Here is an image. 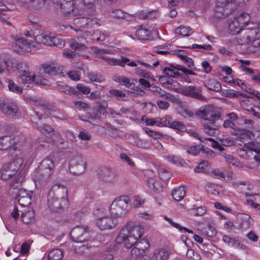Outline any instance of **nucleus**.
<instances>
[{
  "label": "nucleus",
  "mask_w": 260,
  "mask_h": 260,
  "mask_svg": "<svg viewBox=\"0 0 260 260\" xmlns=\"http://www.w3.org/2000/svg\"><path fill=\"white\" fill-rule=\"evenodd\" d=\"M245 53L260 55V37L257 39H254L250 45L247 47Z\"/></svg>",
  "instance_id": "cd10ccee"
},
{
  "label": "nucleus",
  "mask_w": 260,
  "mask_h": 260,
  "mask_svg": "<svg viewBox=\"0 0 260 260\" xmlns=\"http://www.w3.org/2000/svg\"><path fill=\"white\" fill-rule=\"evenodd\" d=\"M229 166H233L235 167H238L240 165V162L234 156L230 154H226L223 153L221 154Z\"/></svg>",
  "instance_id": "c03bdc74"
},
{
  "label": "nucleus",
  "mask_w": 260,
  "mask_h": 260,
  "mask_svg": "<svg viewBox=\"0 0 260 260\" xmlns=\"http://www.w3.org/2000/svg\"><path fill=\"white\" fill-rule=\"evenodd\" d=\"M201 148L199 145H195L190 147L187 150L188 154L197 156L200 153Z\"/></svg>",
  "instance_id": "680f3d73"
},
{
  "label": "nucleus",
  "mask_w": 260,
  "mask_h": 260,
  "mask_svg": "<svg viewBox=\"0 0 260 260\" xmlns=\"http://www.w3.org/2000/svg\"><path fill=\"white\" fill-rule=\"evenodd\" d=\"M111 52L109 50L103 49L99 48V58L105 60L111 66H119L124 67L127 62L129 61V59L126 57H121L120 59H117L114 58H110L106 56L105 54H111Z\"/></svg>",
  "instance_id": "dca6fc26"
},
{
  "label": "nucleus",
  "mask_w": 260,
  "mask_h": 260,
  "mask_svg": "<svg viewBox=\"0 0 260 260\" xmlns=\"http://www.w3.org/2000/svg\"><path fill=\"white\" fill-rule=\"evenodd\" d=\"M43 68L44 72L49 75H55L59 72L58 68L51 65L44 66Z\"/></svg>",
  "instance_id": "09e8293b"
},
{
  "label": "nucleus",
  "mask_w": 260,
  "mask_h": 260,
  "mask_svg": "<svg viewBox=\"0 0 260 260\" xmlns=\"http://www.w3.org/2000/svg\"><path fill=\"white\" fill-rule=\"evenodd\" d=\"M227 96L230 98H239L240 96L244 98L248 97V96L244 93L233 90H229L227 91Z\"/></svg>",
  "instance_id": "052dcab7"
},
{
  "label": "nucleus",
  "mask_w": 260,
  "mask_h": 260,
  "mask_svg": "<svg viewBox=\"0 0 260 260\" xmlns=\"http://www.w3.org/2000/svg\"><path fill=\"white\" fill-rule=\"evenodd\" d=\"M142 120L144 121L147 125H156L158 126H164L165 117L162 118H156L154 119H148L145 117H142Z\"/></svg>",
  "instance_id": "f704fd0d"
},
{
  "label": "nucleus",
  "mask_w": 260,
  "mask_h": 260,
  "mask_svg": "<svg viewBox=\"0 0 260 260\" xmlns=\"http://www.w3.org/2000/svg\"><path fill=\"white\" fill-rule=\"evenodd\" d=\"M72 240L76 242H84L89 240L90 236L88 228L84 225H77L71 231Z\"/></svg>",
  "instance_id": "1a4fd4ad"
},
{
  "label": "nucleus",
  "mask_w": 260,
  "mask_h": 260,
  "mask_svg": "<svg viewBox=\"0 0 260 260\" xmlns=\"http://www.w3.org/2000/svg\"><path fill=\"white\" fill-rule=\"evenodd\" d=\"M176 91L184 95L190 96L192 98L203 100L205 99L202 94V88L200 86H181L175 89Z\"/></svg>",
  "instance_id": "f8f14e48"
},
{
  "label": "nucleus",
  "mask_w": 260,
  "mask_h": 260,
  "mask_svg": "<svg viewBox=\"0 0 260 260\" xmlns=\"http://www.w3.org/2000/svg\"><path fill=\"white\" fill-rule=\"evenodd\" d=\"M175 34L183 37H187L191 35L192 31L189 27L181 25L175 29Z\"/></svg>",
  "instance_id": "37998d69"
},
{
  "label": "nucleus",
  "mask_w": 260,
  "mask_h": 260,
  "mask_svg": "<svg viewBox=\"0 0 260 260\" xmlns=\"http://www.w3.org/2000/svg\"><path fill=\"white\" fill-rule=\"evenodd\" d=\"M18 69L21 74L18 77L19 83L23 85L26 88L30 86L35 82L36 76L30 75L29 71L25 63H20L18 64Z\"/></svg>",
  "instance_id": "0eeeda50"
},
{
  "label": "nucleus",
  "mask_w": 260,
  "mask_h": 260,
  "mask_svg": "<svg viewBox=\"0 0 260 260\" xmlns=\"http://www.w3.org/2000/svg\"><path fill=\"white\" fill-rule=\"evenodd\" d=\"M250 21V16L247 13H241L236 16L229 24L228 30L232 35H238L244 30V28Z\"/></svg>",
  "instance_id": "39448f33"
},
{
  "label": "nucleus",
  "mask_w": 260,
  "mask_h": 260,
  "mask_svg": "<svg viewBox=\"0 0 260 260\" xmlns=\"http://www.w3.org/2000/svg\"><path fill=\"white\" fill-rule=\"evenodd\" d=\"M38 129L44 135H51L53 133V128L48 124H44L42 126H38Z\"/></svg>",
  "instance_id": "4d7b16f0"
},
{
  "label": "nucleus",
  "mask_w": 260,
  "mask_h": 260,
  "mask_svg": "<svg viewBox=\"0 0 260 260\" xmlns=\"http://www.w3.org/2000/svg\"><path fill=\"white\" fill-rule=\"evenodd\" d=\"M144 233V228L140 225L128 223L123 226L116 236L115 241L118 244L124 243V247L131 248L135 245Z\"/></svg>",
  "instance_id": "7ed1b4c3"
},
{
  "label": "nucleus",
  "mask_w": 260,
  "mask_h": 260,
  "mask_svg": "<svg viewBox=\"0 0 260 260\" xmlns=\"http://www.w3.org/2000/svg\"><path fill=\"white\" fill-rule=\"evenodd\" d=\"M8 88L9 89L18 94H21L22 93V88L17 85L13 81L11 80H8Z\"/></svg>",
  "instance_id": "de8ad7c7"
},
{
  "label": "nucleus",
  "mask_w": 260,
  "mask_h": 260,
  "mask_svg": "<svg viewBox=\"0 0 260 260\" xmlns=\"http://www.w3.org/2000/svg\"><path fill=\"white\" fill-rule=\"evenodd\" d=\"M48 205L52 212H56L62 208H66L68 205H63L60 199L53 198L48 195Z\"/></svg>",
  "instance_id": "5701e85b"
},
{
  "label": "nucleus",
  "mask_w": 260,
  "mask_h": 260,
  "mask_svg": "<svg viewBox=\"0 0 260 260\" xmlns=\"http://www.w3.org/2000/svg\"><path fill=\"white\" fill-rule=\"evenodd\" d=\"M164 158L165 159V160L173 165L183 166L186 164L185 160L178 156L174 155H168L165 156Z\"/></svg>",
  "instance_id": "473e14b6"
},
{
  "label": "nucleus",
  "mask_w": 260,
  "mask_h": 260,
  "mask_svg": "<svg viewBox=\"0 0 260 260\" xmlns=\"http://www.w3.org/2000/svg\"><path fill=\"white\" fill-rule=\"evenodd\" d=\"M147 185L154 190L160 191L162 186L158 181H155L153 179H149L147 181Z\"/></svg>",
  "instance_id": "8fccbe9b"
},
{
  "label": "nucleus",
  "mask_w": 260,
  "mask_h": 260,
  "mask_svg": "<svg viewBox=\"0 0 260 260\" xmlns=\"http://www.w3.org/2000/svg\"><path fill=\"white\" fill-rule=\"evenodd\" d=\"M108 104L106 101H103L99 105V113L100 114L107 115L108 114L111 115H120L119 113H116L115 111L110 108H107Z\"/></svg>",
  "instance_id": "7c9ffc66"
},
{
  "label": "nucleus",
  "mask_w": 260,
  "mask_h": 260,
  "mask_svg": "<svg viewBox=\"0 0 260 260\" xmlns=\"http://www.w3.org/2000/svg\"><path fill=\"white\" fill-rule=\"evenodd\" d=\"M74 0H60V7L64 13H70Z\"/></svg>",
  "instance_id": "79ce46f5"
},
{
  "label": "nucleus",
  "mask_w": 260,
  "mask_h": 260,
  "mask_svg": "<svg viewBox=\"0 0 260 260\" xmlns=\"http://www.w3.org/2000/svg\"><path fill=\"white\" fill-rule=\"evenodd\" d=\"M99 176L101 181L107 183H114L118 179V175L115 171L106 167L101 169Z\"/></svg>",
  "instance_id": "a211bd4d"
},
{
  "label": "nucleus",
  "mask_w": 260,
  "mask_h": 260,
  "mask_svg": "<svg viewBox=\"0 0 260 260\" xmlns=\"http://www.w3.org/2000/svg\"><path fill=\"white\" fill-rule=\"evenodd\" d=\"M74 24L79 27L83 28L86 26L93 27L98 23V19L94 18H85L84 17H78L74 19Z\"/></svg>",
  "instance_id": "b1692460"
},
{
  "label": "nucleus",
  "mask_w": 260,
  "mask_h": 260,
  "mask_svg": "<svg viewBox=\"0 0 260 260\" xmlns=\"http://www.w3.org/2000/svg\"><path fill=\"white\" fill-rule=\"evenodd\" d=\"M109 93L111 95L115 97L117 100H122L125 97V94L122 91L113 89L109 90Z\"/></svg>",
  "instance_id": "6e6d98bb"
},
{
  "label": "nucleus",
  "mask_w": 260,
  "mask_h": 260,
  "mask_svg": "<svg viewBox=\"0 0 260 260\" xmlns=\"http://www.w3.org/2000/svg\"><path fill=\"white\" fill-rule=\"evenodd\" d=\"M2 112L7 116L14 119L20 117L19 109L17 105L13 102H0Z\"/></svg>",
  "instance_id": "9b49d317"
},
{
  "label": "nucleus",
  "mask_w": 260,
  "mask_h": 260,
  "mask_svg": "<svg viewBox=\"0 0 260 260\" xmlns=\"http://www.w3.org/2000/svg\"><path fill=\"white\" fill-rule=\"evenodd\" d=\"M34 39L38 43H42L49 46H55L61 48L64 45V42L58 38L49 36L46 34L37 35Z\"/></svg>",
  "instance_id": "2eb2a0df"
},
{
  "label": "nucleus",
  "mask_w": 260,
  "mask_h": 260,
  "mask_svg": "<svg viewBox=\"0 0 260 260\" xmlns=\"http://www.w3.org/2000/svg\"><path fill=\"white\" fill-rule=\"evenodd\" d=\"M54 168V161L52 158L47 157L42 160L40 166L32 174V178L36 185H45L53 175Z\"/></svg>",
  "instance_id": "20e7f679"
},
{
  "label": "nucleus",
  "mask_w": 260,
  "mask_h": 260,
  "mask_svg": "<svg viewBox=\"0 0 260 260\" xmlns=\"http://www.w3.org/2000/svg\"><path fill=\"white\" fill-rule=\"evenodd\" d=\"M63 251L60 249H53L50 250L48 255V260H60L63 257Z\"/></svg>",
  "instance_id": "e433bc0d"
},
{
  "label": "nucleus",
  "mask_w": 260,
  "mask_h": 260,
  "mask_svg": "<svg viewBox=\"0 0 260 260\" xmlns=\"http://www.w3.org/2000/svg\"><path fill=\"white\" fill-rule=\"evenodd\" d=\"M48 195L60 199L63 205H69L68 189L64 185L59 183L55 184L50 190Z\"/></svg>",
  "instance_id": "6e6552de"
},
{
  "label": "nucleus",
  "mask_w": 260,
  "mask_h": 260,
  "mask_svg": "<svg viewBox=\"0 0 260 260\" xmlns=\"http://www.w3.org/2000/svg\"><path fill=\"white\" fill-rule=\"evenodd\" d=\"M22 220L25 223H29L34 218V212L32 210L29 209L22 213L21 217Z\"/></svg>",
  "instance_id": "a18cd8bd"
},
{
  "label": "nucleus",
  "mask_w": 260,
  "mask_h": 260,
  "mask_svg": "<svg viewBox=\"0 0 260 260\" xmlns=\"http://www.w3.org/2000/svg\"><path fill=\"white\" fill-rule=\"evenodd\" d=\"M118 223L116 218L99 214V229L101 231L112 230L117 226Z\"/></svg>",
  "instance_id": "f3484780"
},
{
  "label": "nucleus",
  "mask_w": 260,
  "mask_h": 260,
  "mask_svg": "<svg viewBox=\"0 0 260 260\" xmlns=\"http://www.w3.org/2000/svg\"><path fill=\"white\" fill-rule=\"evenodd\" d=\"M164 126H168L175 129L183 132L185 130V127L181 122L172 121V118L169 116H165Z\"/></svg>",
  "instance_id": "393cba45"
},
{
  "label": "nucleus",
  "mask_w": 260,
  "mask_h": 260,
  "mask_svg": "<svg viewBox=\"0 0 260 260\" xmlns=\"http://www.w3.org/2000/svg\"><path fill=\"white\" fill-rule=\"evenodd\" d=\"M143 130L150 136L154 137L155 138H159L162 136L161 134L159 132H154L150 129L148 127L143 128Z\"/></svg>",
  "instance_id": "774afa93"
},
{
  "label": "nucleus",
  "mask_w": 260,
  "mask_h": 260,
  "mask_svg": "<svg viewBox=\"0 0 260 260\" xmlns=\"http://www.w3.org/2000/svg\"><path fill=\"white\" fill-rule=\"evenodd\" d=\"M58 90L66 94H76L77 93V91L74 88L70 87L67 85H59L58 87Z\"/></svg>",
  "instance_id": "5fc2aeb1"
},
{
  "label": "nucleus",
  "mask_w": 260,
  "mask_h": 260,
  "mask_svg": "<svg viewBox=\"0 0 260 260\" xmlns=\"http://www.w3.org/2000/svg\"><path fill=\"white\" fill-rule=\"evenodd\" d=\"M255 35L256 31L255 30H242V35L240 36L238 39V42L245 46L246 50L247 47L250 45L253 42Z\"/></svg>",
  "instance_id": "412c9836"
},
{
  "label": "nucleus",
  "mask_w": 260,
  "mask_h": 260,
  "mask_svg": "<svg viewBox=\"0 0 260 260\" xmlns=\"http://www.w3.org/2000/svg\"><path fill=\"white\" fill-rule=\"evenodd\" d=\"M85 6L83 3L79 1H75V3L72 5L71 12L69 14H73L74 16H80L84 12Z\"/></svg>",
  "instance_id": "c85d7f7f"
},
{
  "label": "nucleus",
  "mask_w": 260,
  "mask_h": 260,
  "mask_svg": "<svg viewBox=\"0 0 260 260\" xmlns=\"http://www.w3.org/2000/svg\"><path fill=\"white\" fill-rule=\"evenodd\" d=\"M222 240L225 243L228 244L230 246H231L235 248H237L240 247V241L234 238H231L227 235H224L222 237Z\"/></svg>",
  "instance_id": "ea45409f"
},
{
  "label": "nucleus",
  "mask_w": 260,
  "mask_h": 260,
  "mask_svg": "<svg viewBox=\"0 0 260 260\" xmlns=\"http://www.w3.org/2000/svg\"><path fill=\"white\" fill-rule=\"evenodd\" d=\"M135 244V246L131 250V254L133 256L142 258L149 252L150 243L148 240L142 239Z\"/></svg>",
  "instance_id": "ddd939ff"
},
{
  "label": "nucleus",
  "mask_w": 260,
  "mask_h": 260,
  "mask_svg": "<svg viewBox=\"0 0 260 260\" xmlns=\"http://www.w3.org/2000/svg\"><path fill=\"white\" fill-rule=\"evenodd\" d=\"M203 233L208 237L213 238L216 236L217 232L214 227L208 225L207 227L205 228Z\"/></svg>",
  "instance_id": "864d4df0"
},
{
  "label": "nucleus",
  "mask_w": 260,
  "mask_h": 260,
  "mask_svg": "<svg viewBox=\"0 0 260 260\" xmlns=\"http://www.w3.org/2000/svg\"><path fill=\"white\" fill-rule=\"evenodd\" d=\"M164 219L167 221L169 223H170L172 226L173 227L179 230L180 231H182L183 230H184L185 232L189 233H192V231L188 229H187L185 227L181 226L180 224H179L177 223H176L174 221H173L172 219L166 216H165Z\"/></svg>",
  "instance_id": "49530a36"
},
{
  "label": "nucleus",
  "mask_w": 260,
  "mask_h": 260,
  "mask_svg": "<svg viewBox=\"0 0 260 260\" xmlns=\"http://www.w3.org/2000/svg\"><path fill=\"white\" fill-rule=\"evenodd\" d=\"M69 168L72 173L75 175H78L84 172L86 162L82 156L77 155L70 160Z\"/></svg>",
  "instance_id": "4468645a"
},
{
  "label": "nucleus",
  "mask_w": 260,
  "mask_h": 260,
  "mask_svg": "<svg viewBox=\"0 0 260 260\" xmlns=\"http://www.w3.org/2000/svg\"><path fill=\"white\" fill-rule=\"evenodd\" d=\"M169 252L166 248H156L152 253L150 260H167Z\"/></svg>",
  "instance_id": "a878e982"
},
{
  "label": "nucleus",
  "mask_w": 260,
  "mask_h": 260,
  "mask_svg": "<svg viewBox=\"0 0 260 260\" xmlns=\"http://www.w3.org/2000/svg\"><path fill=\"white\" fill-rule=\"evenodd\" d=\"M30 2L28 3L24 8L32 9L39 10L44 5L46 0H30Z\"/></svg>",
  "instance_id": "c9c22d12"
},
{
  "label": "nucleus",
  "mask_w": 260,
  "mask_h": 260,
  "mask_svg": "<svg viewBox=\"0 0 260 260\" xmlns=\"http://www.w3.org/2000/svg\"><path fill=\"white\" fill-rule=\"evenodd\" d=\"M23 162L22 158H18L4 164L0 169V179L9 181V185L11 187L19 188L25 176L24 172L21 169Z\"/></svg>",
  "instance_id": "f257e3e1"
},
{
  "label": "nucleus",
  "mask_w": 260,
  "mask_h": 260,
  "mask_svg": "<svg viewBox=\"0 0 260 260\" xmlns=\"http://www.w3.org/2000/svg\"><path fill=\"white\" fill-rule=\"evenodd\" d=\"M17 142L18 143V140L16 141L15 144L13 145V147L10 148L9 153L12 155L13 158H15L14 160H16V158H21L19 157V155L21 154L22 153V148L19 147V144H17Z\"/></svg>",
  "instance_id": "58836bf2"
},
{
  "label": "nucleus",
  "mask_w": 260,
  "mask_h": 260,
  "mask_svg": "<svg viewBox=\"0 0 260 260\" xmlns=\"http://www.w3.org/2000/svg\"><path fill=\"white\" fill-rule=\"evenodd\" d=\"M136 73L139 76L144 78L148 79L150 78V74L148 72L140 68L136 69Z\"/></svg>",
  "instance_id": "69168bd1"
},
{
  "label": "nucleus",
  "mask_w": 260,
  "mask_h": 260,
  "mask_svg": "<svg viewBox=\"0 0 260 260\" xmlns=\"http://www.w3.org/2000/svg\"><path fill=\"white\" fill-rule=\"evenodd\" d=\"M184 187L180 186L175 188L172 193L174 199L177 201L181 200L185 194Z\"/></svg>",
  "instance_id": "4c0bfd02"
},
{
  "label": "nucleus",
  "mask_w": 260,
  "mask_h": 260,
  "mask_svg": "<svg viewBox=\"0 0 260 260\" xmlns=\"http://www.w3.org/2000/svg\"><path fill=\"white\" fill-rule=\"evenodd\" d=\"M204 85L209 90L216 92L219 91L222 88L220 83L214 79H210L206 80Z\"/></svg>",
  "instance_id": "c756f323"
},
{
  "label": "nucleus",
  "mask_w": 260,
  "mask_h": 260,
  "mask_svg": "<svg viewBox=\"0 0 260 260\" xmlns=\"http://www.w3.org/2000/svg\"><path fill=\"white\" fill-rule=\"evenodd\" d=\"M246 147L249 150L254 151L256 153L260 155L259 143L256 142H248L246 144Z\"/></svg>",
  "instance_id": "3c124183"
},
{
  "label": "nucleus",
  "mask_w": 260,
  "mask_h": 260,
  "mask_svg": "<svg viewBox=\"0 0 260 260\" xmlns=\"http://www.w3.org/2000/svg\"><path fill=\"white\" fill-rule=\"evenodd\" d=\"M150 36V31L146 28H140L136 31V38L139 40H148Z\"/></svg>",
  "instance_id": "72a5a7b5"
},
{
  "label": "nucleus",
  "mask_w": 260,
  "mask_h": 260,
  "mask_svg": "<svg viewBox=\"0 0 260 260\" xmlns=\"http://www.w3.org/2000/svg\"><path fill=\"white\" fill-rule=\"evenodd\" d=\"M110 14L112 17L114 18L129 20V15L121 10H112L110 12Z\"/></svg>",
  "instance_id": "a19ab883"
},
{
  "label": "nucleus",
  "mask_w": 260,
  "mask_h": 260,
  "mask_svg": "<svg viewBox=\"0 0 260 260\" xmlns=\"http://www.w3.org/2000/svg\"><path fill=\"white\" fill-rule=\"evenodd\" d=\"M6 131H4L0 135V150H7L18 140L17 137H13Z\"/></svg>",
  "instance_id": "6ab92c4d"
},
{
  "label": "nucleus",
  "mask_w": 260,
  "mask_h": 260,
  "mask_svg": "<svg viewBox=\"0 0 260 260\" xmlns=\"http://www.w3.org/2000/svg\"><path fill=\"white\" fill-rule=\"evenodd\" d=\"M150 90L155 96L165 100H168L171 102H174L176 99L174 96L172 94L167 92L166 91L162 89L160 87L157 86L155 85H151Z\"/></svg>",
  "instance_id": "4be33fe9"
},
{
  "label": "nucleus",
  "mask_w": 260,
  "mask_h": 260,
  "mask_svg": "<svg viewBox=\"0 0 260 260\" xmlns=\"http://www.w3.org/2000/svg\"><path fill=\"white\" fill-rule=\"evenodd\" d=\"M70 46L76 51L77 50H83L86 48L84 44L77 42L76 41H74L71 43Z\"/></svg>",
  "instance_id": "0e129e2a"
},
{
  "label": "nucleus",
  "mask_w": 260,
  "mask_h": 260,
  "mask_svg": "<svg viewBox=\"0 0 260 260\" xmlns=\"http://www.w3.org/2000/svg\"><path fill=\"white\" fill-rule=\"evenodd\" d=\"M163 73L167 76L172 78H178L181 76L178 72V67H174L171 64L169 67H166L163 69Z\"/></svg>",
  "instance_id": "2f4dec72"
},
{
  "label": "nucleus",
  "mask_w": 260,
  "mask_h": 260,
  "mask_svg": "<svg viewBox=\"0 0 260 260\" xmlns=\"http://www.w3.org/2000/svg\"><path fill=\"white\" fill-rule=\"evenodd\" d=\"M179 57L184 62V63L189 68H194V65L192 59L187 56L179 54Z\"/></svg>",
  "instance_id": "13d9d810"
},
{
  "label": "nucleus",
  "mask_w": 260,
  "mask_h": 260,
  "mask_svg": "<svg viewBox=\"0 0 260 260\" xmlns=\"http://www.w3.org/2000/svg\"><path fill=\"white\" fill-rule=\"evenodd\" d=\"M114 80L116 82L122 83L124 85L127 87L131 85L129 79L124 76H115Z\"/></svg>",
  "instance_id": "e2e57ef3"
},
{
  "label": "nucleus",
  "mask_w": 260,
  "mask_h": 260,
  "mask_svg": "<svg viewBox=\"0 0 260 260\" xmlns=\"http://www.w3.org/2000/svg\"><path fill=\"white\" fill-rule=\"evenodd\" d=\"M208 166L209 162L208 161H203L194 169V171L196 173H205L207 172Z\"/></svg>",
  "instance_id": "603ef678"
},
{
  "label": "nucleus",
  "mask_w": 260,
  "mask_h": 260,
  "mask_svg": "<svg viewBox=\"0 0 260 260\" xmlns=\"http://www.w3.org/2000/svg\"><path fill=\"white\" fill-rule=\"evenodd\" d=\"M129 143L132 145L145 149L149 147V144L147 141L140 138L138 135L132 136L129 138Z\"/></svg>",
  "instance_id": "bb28decb"
},
{
  "label": "nucleus",
  "mask_w": 260,
  "mask_h": 260,
  "mask_svg": "<svg viewBox=\"0 0 260 260\" xmlns=\"http://www.w3.org/2000/svg\"><path fill=\"white\" fill-rule=\"evenodd\" d=\"M13 38L15 42L12 45V49L13 51L17 53H28L30 52L31 48L34 47L31 42H28L23 38H18L17 37Z\"/></svg>",
  "instance_id": "9d476101"
},
{
  "label": "nucleus",
  "mask_w": 260,
  "mask_h": 260,
  "mask_svg": "<svg viewBox=\"0 0 260 260\" xmlns=\"http://www.w3.org/2000/svg\"><path fill=\"white\" fill-rule=\"evenodd\" d=\"M129 198L126 196H121L116 198L111 204V213L117 217H122L127 212Z\"/></svg>",
  "instance_id": "423d86ee"
},
{
  "label": "nucleus",
  "mask_w": 260,
  "mask_h": 260,
  "mask_svg": "<svg viewBox=\"0 0 260 260\" xmlns=\"http://www.w3.org/2000/svg\"><path fill=\"white\" fill-rule=\"evenodd\" d=\"M76 88L79 91L85 94L89 93L90 91V90L89 87L82 83L78 84L77 85Z\"/></svg>",
  "instance_id": "338daca9"
},
{
  "label": "nucleus",
  "mask_w": 260,
  "mask_h": 260,
  "mask_svg": "<svg viewBox=\"0 0 260 260\" xmlns=\"http://www.w3.org/2000/svg\"><path fill=\"white\" fill-rule=\"evenodd\" d=\"M239 222V228L241 231H246L253 224V219L247 214L239 213L237 215Z\"/></svg>",
  "instance_id": "aec40b11"
},
{
  "label": "nucleus",
  "mask_w": 260,
  "mask_h": 260,
  "mask_svg": "<svg viewBox=\"0 0 260 260\" xmlns=\"http://www.w3.org/2000/svg\"><path fill=\"white\" fill-rule=\"evenodd\" d=\"M198 114L203 119L204 132L209 136L215 135L219 128L216 121L221 115L220 111L216 108L208 106L201 109Z\"/></svg>",
  "instance_id": "f03ea898"
},
{
  "label": "nucleus",
  "mask_w": 260,
  "mask_h": 260,
  "mask_svg": "<svg viewBox=\"0 0 260 260\" xmlns=\"http://www.w3.org/2000/svg\"><path fill=\"white\" fill-rule=\"evenodd\" d=\"M205 188L206 191L214 196H217L219 194V191L217 189V186L210 183H207L205 185Z\"/></svg>",
  "instance_id": "bf43d9fd"
}]
</instances>
